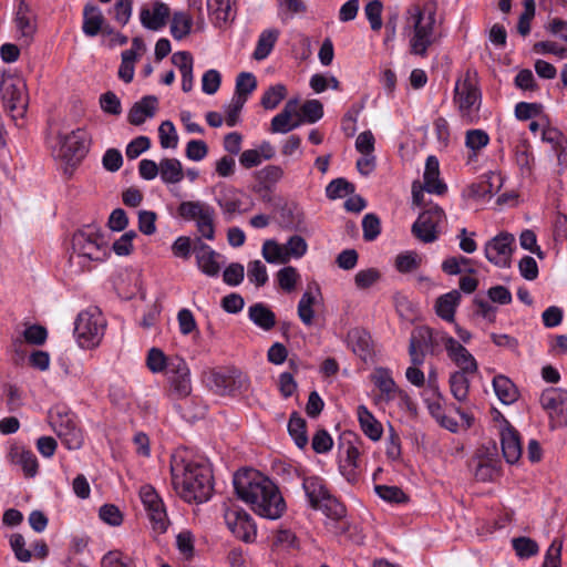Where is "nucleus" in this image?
Masks as SVG:
<instances>
[{"mask_svg": "<svg viewBox=\"0 0 567 567\" xmlns=\"http://www.w3.org/2000/svg\"><path fill=\"white\" fill-rule=\"evenodd\" d=\"M233 483L238 498L250 504L257 515L268 519H278L284 515L286 502L278 486L260 472L239 470Z\"/></svg>", "mask_w": 567, "mask_h": 567, "instance_id": "1", "label": "nucleus"}, {"mask_svg": "<svg viewBox=\"0 0 567 567\" xmlns=\"http://www.w3.org/2000/svg\"><path fill=\"white\" fill-rule=\"evenodd\" d=\"M177 213L181 218L187 221H196V228L200 236L194 239L193 252L198 268L206 276H218L220 265L217 258H219L220 255L203 241V238L207 240L215 239L214 207L202 200H185L178 205Z\"/></svg>", "mask_w": 567, "mask_h": 567, "instance_id": "2", "label": "nucleus"}, {"mask_svg": "<svg viewBox=\"0 0 567 567\" xmlns=\"http://www.w3.org/2000/svg\"><path fill=\"white\" fill-rule=\"evenodd\" d=\"M436 11L435 1L411 4L404 16V30L409 31L410 52L414 55L425 56L429 48L436 41Z\"/></svg>", "mask_w": 567, "mask_h": 567, "instance_id": "3", "label": "nucleus"}, {"mask_svg": "<svg viewBox=\"0 0 567 567\" xmlns=\"http://www.w3.org/2000/svg\"><path fill=\"white\" fill-rule=\"evenodd\" d=\"M175 488L187 502L203 503L210 498L213 493V474L208 466L188 462L178 473L177 466L172 467Z\"/></svg>", "mask_w": 567, "mask_h": 567, "instance_id": "4", "label": "nucleus"}, {"mask_svg": "<svg viewBox=\"0 0 567 567\" xmlns=\"http://www.w3.org/2000/svg\"><path fill=\"white\" fill-rule=\"evenodd\" d=\"M302 488L312 509L322 511L332 519H340L346 515V507L329 492L324 481L319 476L305 477Z\"/></svg>", "mask_w": 567, "mask_h": 567, "instance_id": "5", "label": "nucleus"}, {"mask_svg": "<svg viewBox=\"0 0 567 567\" xmlns=\"http://www.w3.org/2000/svg\"><path fill=\"white\" fill-rule=\"evenodd\" d=\"M454 101L463 123L475 124L480 120L481 91L470 80L463 83L457 82L455 85Z\"/></svg>", "mask_w": 567, "mask_h": 567, "instance_id": "6", "label": "nucleus"}, {"mask_svg": "<svg viewBox=\"0 0 567 567\" xmlns=\"http://www.w3.org/2000/svg\"><path fill=\"white\" fill-rule=\"evenodd\" d=\"M72 249L79 258L90 261H101L106 255L103 236L90 226L74 233Z\"/></svg>", "mask_w": 567, "mask_h": 567, "instance_id": "7", "label": "nucleus"}, {"mask_svg": "<svg viewBox=\"0 0 567 567\" xmlns=\"http://www.w3.org/2000/svg\"><path fill=\"white\" fill-rule=\"evenodd\" d=\"M74 326V334L82 348L96 346L103 336L104 323L97 310L80 312Z\"/></svg>", "mask_w": 567, "mask_h": 567, "instance_id": "8", "label": "nucleus"}, {"mask_svg": "<svg viewBox=\"0 0 567 567\" xmlns=\"http://www.w3.org/2000/svg\"><path fill=\"white\" fill-rule=\"evenodd\" d=\"M444 218V210L439 205H432L419 215L411 231L422 243H433L439 237V226Z\"/></svg>", "mask_w": 567, "mask_h": 567, "instance_id": "9", "label": "nucleus"}, {"mask_svg": "<svg viewBox=\"0 0 567 567\" xmlns=\"http://www.w3.org/2000/svg\"><path fill=\"white\" fill-rule=\"evenodd\" d=\"M89 152V135L82 128H76L61 137L59 156L72 167L76 166Z\"/></svg>", "mask_w": 567, "mask_h": 567, "instance_id": "10", "label": "nucleus"}, {"mask_svg": "<svg viewBox=\"0 0 567 567\" xmlns=\"http://www.w3.org/2000/svg\"><path fill=\"white\" fill-rule=\"evenodd\" d=\"M24 83L21 80L8 78L0 83V92L4 107L13 120L23 117L27 111V99L24 96Z\"/></svg>", "mask_w": 567, "mask_h": 567, "instance_id": "11", "label": "nucleus"}, {"mask_svg": "<svg viewBox=\"0 0 567 567\" xmlns=\"http://www.w3.org/2000/svg\"><path fill=\"white\" fill-rule=\"evenodd\" d=\"M515 245L514 235L502 231L489 239L484 247L486 259L497 267H511V258Z\"/></svg>", "mask_w": 567, "mask_h": 567, "instance_id": "12", "label": "nucleus"}, {"mask_svg": "<svg viewBox=\"0 0 567 567\" xmlns=\"http://www.w3.org/2000/svg\"><path fill=\"white\" fill-rule=\"evenodd\" d=\"M141 501L147 512L153 529L165 533L169 525L164 503L151 485H144L140 491Z\"/></svg>", "mask_w": 567, "mask_h": 567, "instance_id": "13", "label": "nucleus"}, {"mask_svg": "<svg viewBox=\"0 0 567 567\" xmlns=\"http://www.w3.org/2000/svg\"><path fill=\"white\" fill-rule=\"evenodd\" d=\"M224 517L228 528L238 539L248 544L255 542L256 525L246 511L234 506L226 509Z\"/></svg>", "mask_w": 567, "mask_h": 567, "instance_id": "14", "label": "nucleus"}, {"mask_svg": "<svg viewBox=\"0 0 567 567\" xmlns=\"http://www.w3.org/2000/svg\"><path fill=\"white\" fill-rule=\"evenodd\" d=\"M171 390L176 399H183L190 394V372L186 361L181 357L169 358L168 371L166 372Z\"/></svg>", "mask_w": 567, "mask_h": 567, "instance_id": "15", "label": "nucleus"}, {"mask_svg": "<svg viewBox=\"0 0 567 567\" xmlns=\"http://www.w3.org/2000/svg\"><path fill=\"white\" fill-rule=\"evenodd\" d=\"M51 425L56 435L62 440L69 450H79L82 447L84 439L82 431L76 426L70 414L51 415Z\"/></svg>", "mask_w": 567, "mask_h": 567, "instance_id": "16", "label": "nucleus"}, {"mask_svg": "<svg viewBox=\"0 0 567 567\" xmlns=\"http://www.w3.org/2000/svg\"><path fill=\"white\" fill-rule=\"evenodd\" d=\"M210 381L216 392L221 395L247 391L249 386L248 377L238 369L213 372Z\"/></svg>", "mask_w": 567, "mask_h": 567, "instance_id": "17", "label": "nucleus"}, {"mask_svg": "<svg viewBox=\"0 0 567 567\" xmlns=\"http://www.w3.org/2000/svg\"><path fill=\"white\" fill-rule=\"evenodd\" d=\"M411 338L416 340L420 347L432 355L437 354L441 344H444L447 350V340H453V337L446 332L426 326L416 328Z\"/></svg>", "mask_w": 567, "mask_h": 567, "instance_id": "18", "label": "nucleus"}, {"mask_svg": "<svg viewBox=\"0 0 567 567\" xmlns=\"http://www.w3.org/2000/svg\"><path fill=\"white\" fill-rule=\"evenodd\" d=\"M243 196L244 194L238 189L227 188L220 192L219 196L216 198V203L220 207L227 221L231 220L234 214H244L252 208L254 202L250 199L248 205L245 206Z\"/></svg>", "mask_w": 567, "mask_h": 567, "instance_id": "19", "label": "nucleus"}, {"mask_svg": "<svg viewBox=\"0 0 567 567\" xmlns=\"http://www.w3.org/2000/svg\"><path fill=\"white\" fill-rule=\"evenodd\" d=\"M567 400V390L549 388L543 391L539 398L540 405L548 412L551 420L561 425L564 403Z\"/></svg>", "mask_w": 567, "mask_h": 567, "instance_id": "20", "label": "nucleus"}, {"mask_svg": "<svg viewBox=\"0 0 567 567\" xmlns=\"http://www.w3.org/2000/svg\"><path fill=\"white\" fill-rule=\"evenodd\" d=\"M169 8L167 4L161 1H154L152 9L143 7L140 11V20L142 25L152 31H158L163 29L169 18Z\"/></svg>", "mask_w": 567, "mask_h": 567, "instance_id": "21", "label": "nucleus"}, {"mask_svg": "<svg viewBox=\"0 0 567 567\" xmlns=\"http://www.w3.org/2000/svg\"><path fill=\"white\" fill-rule=\"evenodd\" d=\"M447 355L460 368L457 372L474 374L477 371L475 358L454 338L447 340Z\"/></svg>", "mask_w": 567, "mask_h": 567, "instance_id": "22", "label": "nucleus"}, {"mask_svg": "<svg viewBox=\"0 0 567 567\" xmlns=\"http://www.w3.org/2000/svg\"><path fill=\"white\" fill-rule=\"evenodd\" d=\"M501 445L507 463L515 464L522 456V445L518 432L506 422L501 432Z\"/></svg>", "mask_w": 567, "mask_h": 567, "instance_id": "23", "label": "nucleus"}, {"mask_svg": "<svg viewBox=\"0 0 567 567\" xmlns=\"http://www.w3.org/2000/svg\"><path fill=\"white\" fill-rule=\"evenodd\" d=\"M14 21L21 37L30 42L37 32V16L24 1H20Z\"/></svg>", "mask_w": 567, "mask_h": 567, "instance_id": "24", "label": "nucleus"}, {"mask_svg": "<svg viewBox=\"0 0 567 567\" xmlns=\"http://www.w3.org/2000/svg\"><path fill=\"white\" fill-rule=\"evenodd\" d=\"M285 175L284 169L279 165H267L255 173L257 184L254 186L255 193H272L277 183H279Z\"/></svg>", "mask_w": 567, "mask_h": 567, "instance_id": "25", "label": "nucleus"}, {"mask_svg": "<svg viewBox=\"0 0 567 567\" xmlns=\"http://www.w3.org/2000/svg\"><path fill=\"white\" fill-rule=\"evenodd\" d=\"M423 179L424 189L430 194L443 195L447 190L446 184L440 179L439 159L433 155L426 158Z\"/></svg>", "mask_w": 567, "mask_h": 567, "instance_id": "26", "label": "nucleus"}, {"mask_svg": "<svg viewBox=\"0 0 567 567\" xmlns=\"http://www.w3.org/2000/svg\"><path fill=\"white\" fill-rule=\"evenodd\" d=\"M158 100L154 95H146L131 107L127 121L132 125H142L147 117H153L157 109Z\"/></svg>", "mask_w": 567, "mask_h": 567, "instance_id": "27", "label": "nucleus"}, {"mask_svg": "<svg viewBox=\"0 0 567 567\" xmlns=\"http://www.w3.org/2000/svg\"><path fill=\"white\" fill-rule=\"evenodd\" d=\"M371 380L386 401L393 400L396 394L406 396V393L398 388L388 368H377Z\"/></svg>", "mask_w": 567, "mask_h": 567, "instance_id": "28", "label": "nucleus"}, {"mask_svg": "<svg viewBox=\"0 0 567 567\" xmlns=\"http://www.w3.org/2000/svg\"><path fill=\"white\" fill-rule=\"evenodd\" d=\"M279 216L286 229L300 231L305 227V213L295 202L285 203L279 209Z\"/></svg>", "mask_w": 567, "mask_h": 567, "instance_id": "29", "label": "nucleus"}, {"mask_svg": "<svg viewBox=\"0 0 567 567\" xmlns=\"http://www.w3.org/2000/svg\"><path fill=\"white\" fill-rule=\"evenodd\" d=\"M105 18L101 9L93 3H86L83 8V33L87 37H95L102 30Z\"/></svg>", "mask_w": 567, "mask_h": 567, "instance_id": "30", "label": "nucleus"}, {"mask_svg": "<svg viewBox=\"0 0 567 567\" xmlns=\"http://www.w3.org/2000/svg\"><path fill=\"white\" fill-rule=\"evenodd\" d=\"M172 63L177 66L182 74V90L189 92L193 89V64L194 60L189 52L178 51L172 55Z\"/></svg>", "mask_w": 567, "mask_h": 567, "instance_id": "31", "label": "nucleus"}, {"mask_svg": "<svg viewBox=\"0 0 567 567\" xmlns=\"http://www.w3.org/2000/svg\"><path fill=\"white\" fill-rule=\"evenodd\" d=\"M460 301L461 293L458 290L455 289L440 296L435 302L436 315L447 322H453L455 317V310Z\"/></svg>", "mask_w": 567, "mask_h": 567, "instance_id": "32", "label": "nucleus"}, {"mask_svg": "<svg viewBox=\"0 0 567 567\" xmlns=\"http://www.w3.org/2000/svg\"><path fill=\"white\" fill-rule=\"evenodd\" d=\"M358 420L362 432L372 441H379L383 434L382 424L365 405L358 406Z\"/></svg>", "mask_w": 567, "mask_h": 567, "instance_id": "33", "label": "nucleus"}, {"mask_svg": "<svg viewBox=\"0 0 567 567\" xmlns=\"http://www.w3.org/2000/svg\"><path fill=\"white\" fill-rule=\"evenodd\" d=\"M348 343L352 351L362 360L371 355V336L362 329H353L348 332Z\"/></svg>", "mask_w": 567, "mask_h": 567, "instance_id": "34", "label": "nucleus"}, {"mask_svg": "<svg viewBox=\"0 0 567 567\" xmlns=\"http://www.w3.org/2000/svg\"><path fill=\"white\" fill-rule=\"evenodd\" d=\"M248 317L257 327L265 331H269L276 326L275 312L261 302L249 307Z\"/></svg>", "mask_w": 567, "mask_h": 567, "instance_id": "35", "label": "nucleus"}, {"mask_svg": "<svg viewBox=\"0 0 567 567\" xmlns=\"http://www.w3.org/2000/svg\"><path fill=\"white\" fill-rule=\"evenodd\" d=\"M493 388L495 394L503 404L514 403L518 398L517 388L509 378L503 374L494 377Z\"/></svg>", "mask_w": 567, "mask_h": 567, "instance_id": "36", "label": "nucleus"}, {"mask_svg": "<svg viewBox=\"0 0 567 567\" xmlns=\"http://www.w3.org/2000/svg\"><path fill=\"white\" fill-rule=\"evenodd\" d=\"M158 165V174L164 184H177L184 178L183 166L177 158H163Z\"/></svg>", "mask_w": 567, "mask_h": 567, "instance_id": "37", "label": "nucleus"}, {"mask_svg": "<svg viewBox=\"0 0 567 567\" xmlns=\"http://www.w3.org/2000/svg\"><path fill=\"white\" fill-rule=\"evenodd\" d=\"M288 432L299 449L307 446V422L298 412L291 413L288 422Z\"/></svg>", "mask_w": 567, "mask_h": 567, "instance_id": "38", "label": "nucleus"}, {"mask_svg": "<svg viewBox=\"0 0 567 567\" xmlns=\"http://www.w3.org/2000/svg\"><path fill=\"white\" fill-rule=\"evenodd\" d=\"M278 37L279 31L277 29L264 30L257 41V45L252 54L254 59L257 61L266 59L272 51Z\"/></svg>", "mask_w": 567, "mask_h": 567, "instance_id": "39", "label": "nucleus"}, {"mask_svg": "<svg viewBox=\"0 0 567 567\" xmlns=\"http://www.w3.org/2000/svg\"><path fill=\"white\" fill-rule=\"evenodd\" d=\"M193 19L189 14L178 11L173 14L171 34L175 40H182L192 31Z\"/></svg>", "mask_w": 567, "mask_h": 567, "instance_id": "40", "label": "nucleus"}, {"mask_svg": "<svg viewBox=\"0 0 567 567\" xmlns=\"http://www.w3.org/2000/svg\"><path fill=\"white\" fill-rule=\"evenodd\" d=\"M468 373L464 372H453L450 375V389L453 396L460 401H466L470 391V379L467 378Z\"/></svg>", "mask_w": 567, "mask_h": 567, "instance_id": "41", "label": "nucleus"}, {"mask_svg": "<svg viewBox=\"0 0 567 567\" xmlns=\"http://www.w3.org/2000/svg\"><path fill=\"white\" fill-rule=\"evenodd\" d=\"M12 460L19 464L27 476L33 477L38 472V460L33 452L21 450L12 453Z\"/></svg>", "mask_w": 567, "mask_h": 567, "instance_id": "42", "label": "nucleus"}, {"mask_svg": "<svg viewBox=\"0 0 567 567\" xmlns=\"http://www.w3.org/2000/svg\"><path fill=\"white\" fill-rule=\"evenodd\" d=\"M286 95L287 89L284 84L278 83L271 85L261 96L260 104L266 110H274L280 104Z\"/></svg>", "mask_w": 567, "mask_h": 567, "instance_id": "43", "label": "nucleus"}, {"mask_svg": "<svg viewBox=\"0 0 567 567\" xmlns=\"http://www.w3.org/2000/svg\"><path fill=\"white\" fill-rule=\"evenodd\" d=\"M315 302L316 297L311 291H306L298 302V317L306 326H311L313 322L315 311L312 307Z\"/></svg>", "mask_w": 567, "mask_h": 567, "instance_id": "44", "label": "nucleus"}, {"mask_svg": "<svg viewBox=\"0 0 567 567\" xmlns=\"http://www.w3.org/2000/svg\"><path fill=\"white\" fill-rule=\"evenodd\" d=\"M257 87L256 76L250 72H241L236 79V91L234 97H244L245 102L248 95L251 94Z\"/></svg>", "mask_w": 567, "mask_h": 567, "instance_id": "45", "label": "nucleus"}, {"mask_svg": "<svg viewBox=\"0 0 567 567\" xmlns=\"http://www.w3.org/2000/svg\"><path fill=\"white\" fill-rule=\"evenodd\" d=\"M354 185L348 182L346 178L339 177L331 181L327 188L326 194L330 199H337L343 197L346 195H351L354 193Z\"/></svg>", "mask_w": 567, "mask_h": 567, "instance_id": "46", "label": "nucleus"}, {"mask_svg": "<svg viewBox=\"0 0 567 567\" xmlns=\"http://www.w3.org/2000/svg\"><path fill=\"white\" fill-rule=\"evenodd\" d=\"M377 495L385 502L402 504L408 501V496L399 486L394 485H375Z\"/></svg>", "mask_w": 567, "mask_h": 567, "instance_id": "47", "label": "nucleus"}, {"mask_svg": "<svg viewBox=\"0 0 567 567\" xmlns=\"http://www.w3.org/2000/svg\"><path fill=\"white\" fill-rule=\"evenodd\" d=\"M512 545L516 555L523 559L535 556L539 550L538 544L529 537L513 538Z\"/></svg>", "mask_w": 567, "mask_h": 567, "instance_id": "48", "label": "nucleus"}, {"mask_svg": "<svg viewBox=\"0 0 567 567\" xmlns=\"http://www.w3.org/2000/svg\"><path fill=\"white\" fill-rule=\"evenodd\" d=\"M262 256L266 259V261L270 264L287 262V258L285 257L284 245H279L274 239H268L264 243Z\"/></svg>", "mask_w": 567, "mask_h": 567, "instance_id": "49", "label": "nucleus"}, {"mask_svg": "<svg viewBox=\"0 0 567 567\" xmlns=\"http://www.w3.org/2000/svg\"><path fill=\"white\" fill-rule=\"evenodd\" d=\"M102 567H136L133 558L121 550H110L102 560Z\"/></svg>", "mask_w": 567, "mask_h": 567, "instance_id": "50", "label": "nucleus"}, {"mask_svg": "<svg viewBox=\"0 0 567 567\" xmlns=\"http://www.w3.org/2000/svg\"><path fill=\"white\" fill-rule=\"evenodd\" d=\"M301 115L299 120H302V123L313 124L318 122L323 116V105L318 100H309L306 101L301 106Z\"/></svg>", "mask_w": 567, "mask_h": 567, "instance_id": "51", "label": "nucleus"}, {"mask_svg": "<svg viewBox=\"0 0 567 567\" xmlns=\"http://www.w3.org/2000/svg\"><path fill=\"white\" fill-rule=\"evenodd\" d=\"M421 265V258L415 251H405L396 256L395 268L399 272L408 274Z\"/></svg>", "mask_w": 567, "mask_h": 567, "instance_id": "52", "label": "nucleus"}, {"mask_svg": "<svg viewBox=\"0 0 567 567\" xmlns=\"http://www.w3.org/2000/svg\"><path fill=\"white\" fill-rule=\"evenodd\" d=\"M10 547L14 554V557L21 563H28L32 558V553L25 547V538L23 535L16 533L9 538Z\"/></svg>", "mask_w": 567, "mask_h": 567, "instance_id": "53", "label": "nucleus"}, {"mask_svg": "<svg viewBox=\"0 0 567 567\" xmlns=\"http://www.w3.org/2000/svg\"><path fill=\"white\" fill-rule=\"evenodd\" d=\"M168 361L164 352L158 348L150 349L146 358V365L153 373L168 371Z\"/></svg>", "mask_w": 567, "mask_h": 567, "instance_id": "54", "label": "nucleus"}, {"mask_svg": "<svg viewBox=\"0 0 567 567\" xmlns=\"http://www.w3.org/2000/svg\"><path fill=\"white\" fill-rule=\"evenodd\" d=\"M382 10L383 4L379 0H370L364 7L365 17L373 31H379L382 28Z\"/></svg>", "mask_w": 567, "mask_h": 567, "instance_id": "55", "label": "nucleus"}, {"mask_svg": "<svg viewBox=\"0 0 567 567\" xmlns=\"http://www.w3.org/2000/svg\"><path fill=\"white\" fill-rule=\"evenodd\" d=\"M284 248L285 257L287 258L288 261L291 257L301 258L302 256H305L307 252L308 245L301 236L293 235L284 245Z\"/></svg>", "mask_w": 567, "mask_h": 567, "instance_id": "56", "label": "nucleus"}, {"mask_svg": "<svg viewBox=\"0 0 567 567\" xmlns=\"http://www.w3.org/2000/svg\"><path fill=\"white\" fill-rule=\"evenodd\" d=\"M363 239L373 241L381 233V220L373 214H367L362 219Z\"/></svg>", "mask_w": 567, "mask_h": 567, "instance_id": "57", "label": "nucleus"}, {"mask_svg": "<svg viewBox=\"0 0 567 567\" xmlns=\"http://www.w3.org/2000/svg\"><path fill=\"white\" fill-rule=\"evenodd\" d=\"M158 135L161 146L163 148L176 147L178 142V136L176 134V130L174 124L171 121H164L158 127Z\"/></svg>", "mask_w": 567, "mask_h": 567, "instance_id": "58", "label": "nucleus"}, {"mask_svg": "<svg viewBox=\"0 0 567 567\" xmlns=\"http://www.w3.org/2000/svg\"><path fill=\"white\" fill-rule=\"evenodd\" d=\"M381 278V272L377 268L360 270L354 276V284L358 289H368L377 284Z\"/></svg>", "mask_w": 567, "mask_h": 567, "instance_id": "59", "label": "nucleus"}, {"mask_svg": "<svg viewBox=\"0 0 567 567\" xmlns=\"http://www.w3.org/2000/svg\"><path fill=\"white\" fill-rule=\"evenodd\" d=\"M24 341L33 346H42L48 339V330L41 324H30L23 331Z\"/></svg>", "mask_w": 567, "mask_h": 567, "instance_id": "60", "label": "nucleus"}, {"mask_svg": "<svg viewBox=\"0 0 567 567\" xmlns=\"http://www.w3.org/2000/svg\"><path fill=\"white\" fill-rule=\"evenodd\" d=\"M489 142L488 134L483 130H470L465 135V145L467 148L477 152L484 148Z\"/></svg>", "mask_w": 567, "mask_h": 567, "instance_id": "61", "label": "nucleus"}, {"mask_svg": "<svg viewBox=\"0 0 567 567\" xmlns=\"http://www.w3.org/2000/svg\"><path fill=\"white\" fill-rule=\"evenodd\" d=\"M100 106L106 114L117 116L122 113L121 101L112 91H107L100 96Z\"/></svg>", "mask_w": 567, "mask_h": 567, "instance_id": "62", "label": "nucleus"}, {"mask_svg": "<svg viewBox=\"0 0 567 567\" xmlns=\"http://www.w3.org/2000/svg\"><path fill=\"white\" fill-rule=\"evenodd\" d=\"M247 276L250 282L257 287L264 286L268 280L266 266L260 260H254L248 264Z\"/></svg>", "mask_w": 567, "mask_h": 567, "instance_id": "63", "label": "nucleus"}, {"mask_svg": "<svg viewBox=\"0 0 567 567\" xmlns=\"http://www.w3.org/2000/svg\"><path fill=\"white\" fill-rule=\"evenodd\" d=\"M561 548L563 542L554 539L546 551L543 567H561Z\"/></svg>", "mask_w": 567, "mask_h": 567, "instance_id": "64", "label": "nucleus"}]
</instances>
